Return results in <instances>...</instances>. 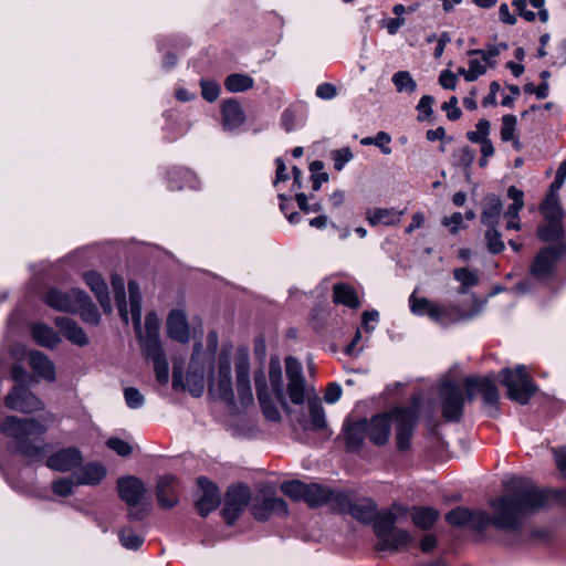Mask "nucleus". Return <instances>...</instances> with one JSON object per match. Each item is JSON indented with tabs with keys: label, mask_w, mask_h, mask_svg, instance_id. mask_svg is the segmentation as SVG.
<instances>
[{
	"label": "nucleus",
	"mask_w": 566,
	"mask_h": 566,
	"mask_svg": "<svg viewBox=\"0 0 566 566\" xmlns=\"http://www.w3.org/2000/svg\"><path fill=\"white\" fill-rule=\"evenodd\" d=\"M156 379L159 384L166 385L169 379V367L166 356L156 360H153Z\"/></svg>",
	"instance_id": "0e129e2a"
},
{
	"label": "nucleus",
	"mask_w": 566,
	"mask_h": 566,
	"mask_svg": "<svg viewBox=\"0 0 566 566\" xmlns=\"http://www.w3.org/2000/svg\"><path fill=\"white\" fill-rule=\"evenodd\" d=\"M420 399L412 398L410 407L394 408L391 410L392 420L396 423V442L400 451H406L411 446V438L418 421Z\"/></svg>",
	"instance_id": "6e6552de"
},
{
	"label": "nucleus",
	"mask_w": 566,
	"mask_h": 566,
	"mask_svg": "<svg viewBox=\"0 0 566 566\" xmlns=\"http://www.w3.org/2000/svg\"><path fill=\"white\" fill-rule=\"evenodd\" d=\"M10 379L14 382L3 397V406L15 412L32 415L35 410V395L30 385L35 381V376L29 374L25 366H11Z\"/></svg>",
	"instance_id": "39448f33"
},
{
	"label": "nucleus",
	"mask_w": 566,
	"mask_h": 566,
	"mask_svg": "<svg viewBox=\"0 0 566 566\" xmlns=\"http://www.w3.org/2000/svg\"><path fill=\"white\" fill-rule=\"evenodd\" d=\"M253 85L254 80L248 74L232 73L224 80V87L231 93L245 92Z\"/></svg>",
	"instance_id": "ea45409f"
},
{
	"label": "nucleus",
	"mask_w": 566,
	"mask_h": 566,
	"mask_svg": "<svg viewBox=\"0 0 566 566\" xmlns=\"http://www.w3.org/2000/svg\"><path fill=\"white\" fill-rule=\"evenodd\" d=\"M187 381L195 385V389L191 390L193 396H200L205 387V370L203 368L197 367L196 358L192 357L189 370L187 373Z\"/></svg>",
	"instance_id": "79ce46f5"
},
{
	"label": "nucleus",
	"mask_w": 566,
	"mask_h": 566,
	"mask_svg": "<svg viewBox=\"0 0 566 566\" xmlns=\"http://www.w3.org/2000/svg\"><path fill=\"white\" fill-rule=\"evenodd\" d=\"M392 415L379 413L366 420L367 437L376 446L385 444L390 436Z\"/></svg>",
	"instance_id": "aec40b11"
},
{
	"label": "nucleus",
	"mask_w": 566,
	"mask_h": 566,
	"mask_svg": "<svg viewBox=\"0 0 566 566\" xmlns=\"http://www.w3.org/2000/svg\"><path fill=\"white\" fill-rule=\"evenodd\" d=\"M82 319L92 325H98L101 321L99 312L96 305L92 302L91 297L85 293V300H82L78 305V311Z\"/></svg>",
	"instance_id": "a19ab883"
},
{
	"label": "nucleus",
	"mask_w": 566,
	"mask_h": 566,
	"mask_svg": "<svg viewBox=\"0 0 566 566\" xmlns=\"http://www.w3.org/2000/svg\"><path fill=\"white\" fill-rule=\"evenodd\" d=\"M396 510L399 507L394 506L378 512L376 503L364 497L353 501L349 514L364 524L374 522L373 530L377 538L375 548L378 552L396 553L407 549L415 543L408 531L397 527Z\"/></svg>",
	"instance_id": "7ed1b4c3"
},
{
	"label": "nucleus",
	"mask_w": 566,
	"mask_h": 566,
	"mask_svg": "<svg viewBox=\"0 0 566 566\" xmlns=\"http://www.w3.org/2000/svg\"><path fill=\"white\" fill-rule=\"evenodd\" d=\"M308 409H310V417H311L308 428L314 431H318V430H322L323 428H325L326 419H325V411H324V408L322 407V405L317 401H311Z\"/></svg>",
	"instance_id": "a18cd8bd"
},
{
	"label": "nucleus",
	"mask_w": 566,
	"mask_h": 566,
	"mask_svg": "<svg viewBox=\"0 0 566 566\" xmlns=\"http://www.w3.org/2000/svg\"><path fill=\"white\" fill-rule=\"evenodd\" d=\"M200 87L202 97L209 103L214 102L220 95V85L216 81L201 80Z\"/></svg>",
	"instance_id": "13d9d810"
},
{
	"label": "nucleus",
	"mask_w": 566,
	"mask_h": 566,
	"mask_svg": "<svg viewBox=\"0 0 566 566\" xmlns=\"http://www.w3.org/2000/svg\"><path fill=\"white\" fill-rule=\"evenodd\" d=\"M221 125L226 132H235L245 123V114L241 104L229 98L221 104Z\"/></svg>",
	"instance_id": "4be33fe9"
},
{
	"label": "nucleus",
	"mask_w": 566,
	"mask_h": 566,
	"mask_svg": "<svg viewBox=\"0 0 566 566\" xmlns=\"http://www.w3.org/2000/svg\"><path fill=\"white\" fill-rule=\"evenodd\" d=\"M59 343L60 337L51 327L38 323V345L53 348Z\"/></svg>",
	"instance_id": "3c124183"
},
{
	"label": "nucleus",
	"mask_w": 566,
	"mask_h": 566,
	"mask_svg": "<svg viewBox=\"0 0 566 566\" xmlns=\"http://www.w3.org/2000/svg\"><path fill=\"white\" fill-rule=\"evenodd\" d=\"M439 515V511L428 506L415 507L411 513L413 524L423 531L431 528Z\"/></svg>",
	"instance_id": "e433bc0d"
},
{
	"label": "nucleus",
	"mask_w": 566,
	"mask_h": 566,
	"mask_svg": "<svg viewBox=\"0 0 566 566\" xmlns=\"http://www.w3.org/2000/svg\"><path fill=\"white\" fill-rule=\"evenodd\" d=\"M472 301L474 308L468 312L457 305H441L436 303V306L431 307L430 318L442 326L472 319L482 312L484 305L476 296H473Z\"/></svg>",
	"instance_id": "9d476101"
},
{
	"label": "nucleus",
	"mask_w": 566,
	"mask_h": 566,
	"mask_svg": "<svg viewBox=\"0 0 566 566\" xmlns=\"http://www.w3.org/2000/svg\"><path fill=\"white\" fill-rule=\"evenodd\" d=\"M160 328V321L156 313L150 312L145 317V334L143 337H158Z\"/></svg>",
	"instance_id": "680f3d73"
},
{
	"label": "nucleus",
	"mask_w": 566,
	"mask_h": 566,
	"mask_svg": "<svg viewBox=\"0 0 566 566\" xmlns=\"http://www.w3.org/2000/svg\"><path fill=\"white\" fill-rule=\"evenodd\" d=\"M516 122V117L511 114L504 115L502 117L501 139L503 142H510L514 139Z\"/></svg>",
	"instance_id": "bf43d9fd"
},
{
	"label": "nucleus",
	"mask_w": 566,
	"mask_h": 566,
	"mask_svg": "<svg viewBox=\"0 0 566 566\" xmlns=\"http://www.w3.org/2000/svg\"><path fill=\"white\" fill-rule=\"evenodd\" d=\"M197 482L202 494L197 500L196 507L200 516L205 517L218 507L221 496L217 485L207 478L201 476Z\"/></svg>",
	"instance_id": "6ab92c4d"
},
{
	"label": "nucleus",
	"mask_w": 566,
	"mask_h": 566,
	"mask_svg": "<svg viewBox=\"0 0 566 566\" xmlns=\"http://www.w3.org/2000/svg\"><path fill=\"white\" fill-rule=\"evenodd\" d=\"M119 497L130 507H136L143 499L146 489L144 483L136 476H124L117 481Z\"/></svg>",
	"instance_id": "412c9836"
},
{
	"label": "nucleus",
	"mask_w": 566,
	"mask_h": 566,
	"mask_svg": "<svg viewBox=\"0 0 566 566\" xmlns=\"http://www.w3.org/2000/svg\"><path fill=\"white\" fill-rule=\"evenodd\" d=\"M463 385L467 389V398L469 401H472L474 396L479 392L482 395L486 406L491 408L496 407L499 402V390L493 376H468L463 379Z\"/></svg>",
	"instance_id": "f8f14e48"
},
{
	"label": "nucleus",
	"mask_w": 566,
	"mask_h": 566,
	"mask_svg": "<svg viewBox=\"0 0 566 566\" xmlns=\"http://www.w3.org/2000/svg\"><path fill=\"white\" fill-rule=\"evenodd\" d=\"M234 367L237 373V390L242 403L252 401V389L250 385V356L247 347H239L234 355Z\"/></svg>",
	"instance_id": "4468645a"
},
{
	"label": "nucleus",
	"mask_w": 566,
	"mask_h": 566,
	"mask_svg": "<svg viewBox=\"0 0 566 566\" xmlns=\"http://www.w3.org/2000/svg\"><path fill=\"white\" fill-rule=\"evenodd\" d=\"M475 159V151L469 146H464L455 150L452 155V163L454 166L462 167L464 169L470 168Z\"/></svg>",
	"instance_id": "603ef678"
},
{
	"label": "nucleus",
	"mask_w": 566,
	"mask_h": 566,
	"mask_svg": "<svg viewBox=\"0 0 566 566\" xmlns=\"http://www.w3.org/2000/svg\"><path fill=\"white\" fill-rule=\"evenodd\" d=\"M490 122L488 119H480L476 124V130L469 132L467 137L472 143H480L488 138L490 133Z\"/></svg>",
	"instance_id": "052dcab7"
},
{
	"label": "nucleus",
	"mask_w": 566,
	"mask_h": 566,
	"mask_svg": "<svg viewBox=\"0 0 566 566\" xmlns=\"http://www.w3.org/2000/svg\"><path fill=\"white\" fill-rule=\"evenodd\" d=\"M73 473L75 485H98L107 475L106 467L99 461H88L82 463Z\"/></svg>",
	"instance_id": "a211bd4d"
},
{
	"label": "nucleus",
	"mask_w": 566,
	"mask_h": 566,
	"mask_svg": "<svg viewBox=\"0 0 566 566\" xmlns=\"http://www.w3.org/2000/svg\"><path fill=\"white\" fill-rule=\"evenodd\" d=\"M506 489L509 494L489 502L493 510L492 515L485 511L459 506L446 515V521L452 526H470L476 532H483L491 525L497 531L520 532L530 514L547 505L548 492L522 478L512 479Z\"/></svg>",
	"instance_id": "f257e3e1"
},
{
	"label": "nucleus",
	"mask_w": 566,
	"mask_h": 566,
	"mask_svg": "<svg viewBox=\"0 0 566 566\" xmlns=\"http://www.w3.org/2000/svg\"><path fill=\"white\" fill-rule=\"evenodd\" d=\"M119 541L127 549H138L144 543V537L137 535L132 527H124L119 533Z\"/></svg>",
	"instance_id": "864d4df0"
},
{
	"label": "nucleus",
	"mask_w": 566,
	"mask_h": 566,
	"mask_svg": "<svg viewBox=\"0 0 566 566\" xmlns=\"http://www.w3.org/2000/svg\"><path fill=\"white\" fill-rule=\"evenodd\" d=\"M499 375L507 390L509 398L513 401L526 405L537 391V386L525 365H517L514 369L502 368Z\"/></svg>",
	"instance_id": "423d86ee"
},
{
	"label": "nucleus",
	"mask_w": 566,
	"mask_h": 566,
	"mask_svg": "<svg viewBox=\"0 0 566 566\" xmlns=\"http://www.w3.org/2000/svg\"><path fill=\"white\" fill-rule=\"evenodd\" d=\"M392 83L398 92L412 93L417 88V83L408 71H399L392 75Z\"/></svg>",
	"instance_id": "49530a36"
},
{
	"label": "nucleus",
	"mask_w": 566,
	"mask_h": 566,
	"mask_svg": "<svg viewBox=\"0 0 566 566\" xmlns=\"http://www.w3.org/2000/svg\"><path fill=\"white\" fill-rule=\"evenodd\" d=\"M469 61V77L473 78V81H476L480 76L484 75L488 71V67L490 65L483 61V59L480 56V59H473L470 56Z\"/></svg>",
	"instance_id": "e2e57ef3"
},
{
	"label": "nucleus",
	"mask_w": 566,
	"mask_h": 566,
	"mask_svg": "<svg viewBox=\"0 0 566 566\" xmlns=\"http://www.w3.org/2000/svg\"><path fill=\"white\" fill-rule=\"evenodd\" d=\"M178 480L170 474L161 476L157 482L156 495L160 507L171 509L178 503Z\"/></svg>",
	"instance_id": "393cba45"
},
{
	"label": "nucleus",
	"mask_w": 566,
	"mask_h": 566,
	"mask_svg": "<svg viewBox=\"0 0 566 566\" xmlns=\"http://www.w3.org/2000/svg\"><path fill=\"white\" fill-rule=\"evenodd\" d=\"M295 200L297 202L298 208L305 213L319 212L323 209L322 205L317 201L310 203L308 197L303 192L296 193Z\"/></svg>",
	"instance_id": "69168bd1"
},
{
	"label": "nucleus",
	"mask_w": 566,
	"mask_h": 566,
	"mask_svg": "<svg viewBox=\"0 0 566 566\" xmlns=\"http://www.w3.org/2000/svg\"><path fill=\"white\" fill-rule=\"evenodd\" d=\"M168 188L170 190L190 188L199 189V178L189 169L184 167H175L168 171Z\"/></svg>",
	"instance_id": "cd10ccee"
},
{
	"label": "nucleus",
	"mask_w": 566,
	"mask_h": 566,
	"mask_svg": "<svg viewBox=\"0 0 566 566\" xmlns=\"http://www.w3.org/2000/svg\"><path fill=\"white\" fill-rule=\"evenodd\" d=\"M0 432L7 438V451L18 457L23 467L7 472L8 484L20 495L35 496V418L8 415L0 421Z\"/></svg>",
	"instance_id": "f03ea898"
},
{
	"label": "nucleus",
	"mask_w": 566,
	"mask_h": 566,
	"mask_svg": "<svg viewBox=\"0 0 566 566\" xmlns=\"http://www.w3.org/2000/svg\"><path fill=\"white\" fill-rule=\"evenodd\" d=\"M210 390L220 399L233 400L231 360L227 349H222L217 363V374L210 381Z\"/></svg>",
	"instance_id": "9b49d317"
},
{
	"label": "nucleus",
	"mask_w": 566,
	"mask_h": 566,
	"mask_svg": "<svg viewBox=\"0 0 566 566\" xmlns=\"http://www.w3.org/2000/svg\"><path fill=\"white\" fill-rule=\"evenodd\" d=\"M503 210V203L499 196L488 195L483 199L481 222L484 226H499Z\"/></svg>",
	"instance_id": "2f4dec72"
},
{
	"label": "nucleus",
	"mask_w": 566,
	"mask_h": 566,
	"mask_svg": "<svg viewBox=\"0 0 566 566\" xmlns=\"http://www.w3.org/2000/svg\"><path fill=\"white\" fill-rule=\"evenodd\" d=\"M82 300H85V292L80 289H71L65 292L51 289L44 296V302L50 307L65 313H76Z\"/></svg>",
	"instance_id": "2eb2a0df"
},
{
	"label": "nucleus",
	"mask_w": 566,
	"mask_h": 566,
	"mask_svg": "<svg viewBox=\"0 0 566 566\" xmlns=\"http://www.w3.org/2000/svg\"><path fill=\"white\" fill-rule=\"evenodd\" d=\"M354 499L347 493L339 491H332L331 499L327 503L331 504L332 509L337 512H350V506Z\"/></svg>",
	"instance_id": "8fccbe9b"
},
{
	"label": "nucleus",
	"mask_w": 566,
	"mask_h": 566,
	"mask_svg": "<svg viewBox=\"0 0 566 566\" xmlns=\"http://www.w3.org/2000/svg\"><path fill=\"white\" fill-rule=\"evenodd\" d=\"M55 325L60 333L74 345L85 346L88 344V338L84 329L73 319L64 316L56 317Z\"/></svg>",
	"instance_id": "c85d7f7f"
},
{
	"label": "nucleus",
	"mask_w": 566,
	"mask_h": 566,
	"mask_svg": "<svg viewBox=\"0 0 566 566\" xmlns=\"http://www.w3.org/2000/svg\"><path fill=\"white\" fill-rule=\"evenodd\" d=\"M505 44H490L485 49H473L468 51L469 56L479 55L490 65V67H493L495 62L492 61L494 57L501 54L502 49H505Z\"/></svg>",
	"instance_id": "de8ad7c7"
},
{
	"label": "nucleus",
	"mask_w": 566,
	"mask_h": 566,
	"mask_svg": "<svg viewBox=\"0 0 566 566\" xmlns=\"http://www.w3.org/2000/svg\"><path fill=\"white\" fill-rule=\"evenodd\" d=\"M8 359L12 360L11 366L22 365L24 366V361L28 363L31 373L35 376V349H28V347L20 343L15 342L8 347L7 350Z\"/></svg>",
	"instance_id": "7c9ffc66"
},
{
	"label": "nucleus",
	"mask_w": 566,
	"mask_h": 566,
	"mask_svg": "<svg viewBox=\"0 0 566 566\" xmlns=\"http://www.w3.org/2000/svg\"><path fill=\"white\" fill-rule=\"evenodd\" d=\"M75 485V479L73 473L69 478H60L52 483V491L54 494L66 497L73 494V488Z\"/></svg>",
	"instance_id": "6e6d98bb"
},
{
	"label": "nucleus",
	"mask_w": 566,
	"mask_h": 566,
	"mask_svg": "<svg viewBox=\"0 0 566 566\" xmlns=\"http://www.w3.org/2000/svg\"><path fill=\"white\" fill-rule=\"evenodd\" d=\"M39 378L53 381L55 379V367L48 357L38 352V379Z\"/></svg>",
	"instance_id": "5fc2aeb1"
},
{
	"label": "nucleus",
	"mask_w": 566,
	"mask_h": 566,
	"mask_svg": "<svg viewBox=\"0 0 566 566\" xmlns=\"http://www.w3.org/2000/svg\"><path fill=\"white\" fill-rule=\"evenodd\" d=\"M106 446L120 457H126L132 453V447L119 438L108 439Z\"/></svg>",
	"instance_id": "774afa93"
},
{
	"label": "nucleus",
	"mask_w": 566,
	"mask_h": 566,
	"mask_svg": "<svg viewBox=\"0 0 566 566\" xmlns=\"http://www.w3.org/2000/svg\"><path fill=\"white\" fill-rule=\"evenodd\" d=\"M308 484L298 480L284 482L281 484V491L294 501L304 500Z\"/></svg>",
	"instance_id": "c03bdc74"
},
{
	"label": "nucleus",
	"mask_w": 566,
	"mask_h": 566,
	"mask_svg": "<svg viewBox=\"0 0 566 566\" xmlns=\"http://www.w3.org/2000/svg\"><path fill=\"white\" fill-rule=\"evenodd\" d=\"M333 300L335 303L350 308H356L360 305L355 290L346 283H338L334 285Z\"/></svg>",
	"instance_id": "c9c22d12"
},
{
	"label": "nucleus",
	"mask_w": 566,
	"mask_h": 566,
	"mask_svg": "<svg viewBox=\"0 0 566 566\" xmlns=\"http://www.w3.org/2000/svg\"><path fill=\"white\" fill-rule=\"evenodd\" d=\"M167 333L170 338L187 343L189 340V327L185 313L180 310H172L167 318Z\"/></svg>",
	"instance_id": "bb28decb"
},
{
	"label": "nucleus",
	"mask_w": 566,
	"mask_h": 566,
	"mask_svg": "<svg viewBox=\"0 0 566 566\" xmlns=\"http://www.w3.org/2000/svg\"><path fill=\"white\" fill-rule=\"evenodd\" d=\"M84 281L91 291L95 294L98 303L105 313L112 312V302L109 297L108 286L105 280L95 271L84 273Z\"/></svg>",
	"instance_id": "a878e982"
},
{
	"label": "nucleus",
	"mask_w": 566,
	"mask_h": 566,
	"mask_svg": "<svg viewBox=\"0 0 566 566\" xmlns=\"http://www.w3.org/2000/svg\"><path fill=\"white\" fill-rule=\"evenodd\" d=\"M255 389L264 417L270 421H279L281 413L275 403L270 399L263 371L254 376Z\"/></svg>",
	"instance_id": "b1692460"
},
{
	"label": "nucleus",
	"mask_w": 566,
	"mask_h": 566,
	"mask_svg": "<svg viewBox=\"0 0 566 566\" xmlns=\"http://www.w3.org/2000/svg\"><path fill=\"white\" fill-rule=\"evenodd\" d=\"M129 305L132 321L138 338L142 342V348L147 359L156 360L166 356L159 336L143 337L142 332V295L139 286L135 281L128 282Z\"/></svg>",
	"instance_id": "0eeeda50"
},
{
	"label": "nucleus",
	"mask_w": 566,
	"mask_h": 566,
	"mask_svg": "<svg viewBox=\"0 0 566 566\" xmlns=\"http://www.w3.org/2000/svg\"><path fill=\"white\" fill-rule=\"evenodd\" d=\"M409 306L412 314L418 316L428 315L430 317L431 307H434L436 303L430 302L427 297H417L413 292L409 296Z\"/></svg>",
	"instance_id": "09e8293b"
},
{
	"label": "nucleus",
	"mask_w": 566,
	"mask_h": 566,
	"mask_svg": "<svg viewBox=\"0 0 566 566\" xmlns=\"http://www.w3.org/2000/svg\"><path fill=\"white\" fill-rule=\"evenodd\" d=\"M83 454L77 448L67 447L49 455L45 464L54 471L73 472L83 463Z\"/></svg>",
	"instance_id": "f3484780"
},
{
	"label": "nucleus",
	"mask_w": 566,
	"mask_h": 566,
	"mask_svg": "<svg viewBox=\"0 0 566 566\" xmlns=\"http://www.w3.org/2000/svg\"><path fill=\"white\" fill-rule=\"evenodd\" d=\"M439 399L442 417L449 422L460 421L465 402L461 386L451 379L443 380L439 387Z\"/></svg>",
	"instance_id": "1a4fd4ad"
},
{
	"label": "nucleus",
	"mask_w": 566,
	"mask_h": 566,
	"mask_svg": "<svg viewBox=\"0 0 566 566\" xmlns=\"http://www.w3.org/2000/svg\"><path fill=\"white\" fill-rule=\"evenodd\" d=\"M334 168L340 171L353 159V153L348 147L333 151Z\"/></svg>",
	"instance_id": "338daca9"
},
{
	"label": "nucleus",
	"mask_w": 566,
	"mask_h": 566,
	"mask_svg": "<svg viewBox=\"0 0 566 566\" xmlns=\"http://www.w3.org/2000/svg\"><path fill=\"white\" fill-rule=\"evenodd\" d=\"M485 227L488 228L484 234L488 250L493 254L501 253L505 249V244L500 231L497 230V226Z\"/></svg>",
	"instance_id": "37998d69"
},
{
	"label": "nucleus",
	"mask_w": 566,
	"mask_h": 566,
	"mask_svg": "<svg viewBox=\"0 0 566 566\" xmlns=\"http://www.w3.org/2000/svg\"><path fill=\"white\" fill-rule=\"evenodd\" d=\"M269 380L273 395L282 407H286V395L282 375L281 361L277 357H272L269 364Z\"/></svg>",
	"instance_id": "c756f323"
},
{
	"label": "nucleus",
	"mask_w": 566,
	"mask_h": 566,
	"mask_svg": "<svg viewBox=\"0 0 566 566\" xmlns=\"http://www.w3.org/2000/svg\"><path fill=\"white\" fill-rule=\"evenodd\" d=\"M367 437L366 420L352 423L345 429L346 447L349 451H357Z\"/></svg>",
	"instance_id": "72a5a7b5"
},
{
	"label": "nucleus",
	"mask_w": 566,
	"mask_h": 566,
	"mask_svg": "<svg viewBox=\"0 0 566 566\" xmlns=\"http://www.w3.org/2000/svg\"><path fill=\"white\" fill-rule=\"evenodd\" d=\"M250 497V489L247 485L237 484L228 489L224 507L222 510L223 518L228 525L234 524V522L248 505Z\"/></svg>",
	"instance_id": "ddd939ff"
},
{
	"label": "nucleus",
	"mask_w": 566,
	"mask_h": 566,
	"mask_svg": "<svg viewBox=\"0 0 566 566\" xmlns=\"http://www.w3.org/2000/svg\"><path fill=\"white\" fill-rule=\"evenodd\" d=\"M252 514L259 521H268L273 515L284 517L289 514L287 503L280 497H265L252 505Z\"/></svg>",
	"instance_id": "5701e85b"
},
{
	"label": "nucleus",
	"mask_w": 566,
	"mask_h": 566,
	"mask_svg": "<svg viewBox=\"0 0 566 566\" xmlns=\"http://www.w3.org/2000/svg\"><path fill=\"white\" fill-rule=\"evenodd\" d=\"M112 287L119 315L125 323H128V308L126 303L125 282L118 274H112Z\"/></svg>",
	"instance_id": "f704fd0d"
},
{
	"label": "nucleus",
	"mask_w": 566,
	"mask_h": 566,
	"mask_svg": "<svg viewBox=\"0 0 566 566\" xmlns=\"http://www.w3.org/2000/svg\"><path fill=\"white\" fill-rule=\"evenodd\" d=\"M453 277L457 282L460 283L459 293L465 294L471 287H474L479 284V271L464 268H458L453 270Z\"/></svg>",
	"instance_id": "4c0bfd02"
},
{
	"label": "nucleus",
	"mask_w": 566,
	"mask_h": 566,
	"mask_svg": "<svg viewBox=\"0 0 566 566\" xmlns=\"http://www.w3.org/2000/svg\"><path fill=\"white\" fill-rule=\"evenodd\" d=\"M285 370L289 379L287 394L291 401L295 405L304 403L306 390L302 364L296 358L289 356L285 358Z\"/></svg>",
	"instance_id": "dca6fc26"
},
{
	"label": "nucleus",
	"mask_w": 566,
	"mask_h": 566,
	"mask_svg": "<svg viewBox=\"0 0 566 566\" xmlns=\"http://www.w3.org/2000/svg\"><path fill=\"white\" fill-rule=\"evenodd\" d=\"M125 402L130 409H139L145 403L144 395L135 387L124 389Z\"/></svg>",
	"instance_id": "4d7b16f0"
},
{
	"label": "nucleus",
	"mask_w": 566,
	"mask_h": 566,
	"mask_svg": "<svg viewBox=\"0 0 566 566\" xmlns=\"http://www.w3.org/2000/svg\"><path fill=\"white\" fill-rule=\"evenodd\" d=\"M554 198L542 202L541 212L544 217L537 228V237L544 242H556L541 249L531 265V274L539 282L548 281L557 266V263L566 254V243L563 227L564 211L562 206H549Z\"/></svg>",
	"instance_id": "20e7f679"
},
{
	"label": "nucleus",
	"mask_w": 566,
	"mask_h": 566,
	"mask_svg": "<svg viewBox=\"0 0 566 566\" xmlns=\"http://www.w3.org/2000/svg\"><path fill=\"white\" fill-rule=\"evenodd\" d=\"M403 211L396 209L378 208L369 211L367 214V221L370 226L375 227L378 224L395 226L400 222Z\"/></svg>",
	"instance_id": "473e14b6"
},
{
	"label": "nucleus",
	"mask_w": 566,
	"mask_h": 566,
	"mask_svg": "<svg viewBox=\"0 0 566 566\" xmlns=\"http://www.w3.org/2000/svg\"><path fill=\"white\" fill-rule=\"evenodd\" d=\"M332 490L318 484H308L304 501L312 507L326 504L331 499Z\"/></svg>",
	"instance_id": "58836bf2"
}]
</instances>
